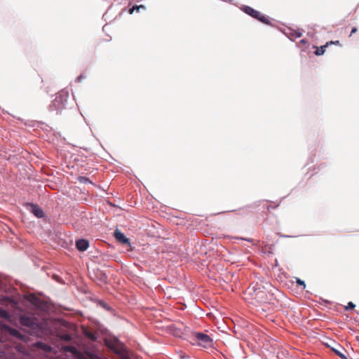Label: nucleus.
<instances>
[{
    "label": "nucleus",
    "mask_w": 359,
    "mask_h": 359,
    "mask_svg": "<svg viewBox=\"0 0 359 359\" xmlns=\"http://www.w3.org/2000/svg\"><path fill=\"white\" fill-rule=\"evenodd\" d=\"M245 294L252 304H265L271 301L272 294L269 293L266 288L257 283L251 284Z\"/></svg>",
    "instance_id": "f257e3e1"
},
{
    "label": "nucleus",
    "mask_w": 359,
    "mask_h": 359,
    "mask_svg": "<svg viewBox=\"0 0 359 359\" xmlns=\"http://www.w3.org/2000/svg\"><path fill=\"white\" fill-rule=\"evenodd\" d=\"M68 95L66 93H60L52 101L48 109L56 114H60L66 107Z\"/></svg>",
    "instance_id": "f03ea898"
},
{
    "label": "nucleus",
    "mask_w": 359,
    "mask_h": 359,
    "mask_svg": "<svg viewBox=\"0 0 359 359\" xmlns=\"http://www.w3.org/2000/svg\"><path fill=\"white\" fill-rule=\"evenodd\" d=\"M193 336L200 346L208 348L213 346V339L206 334L196 332L193 333Z\"/></svg>",
    "instance_id": "7ed1b4c3"
},
{
    "label": "nucleus",
    "mask_w": 359,
    "mask_h": 359,
    "mask_svg": "<svg viewBox=\"0 0 359 359\" xmlns=\"http://www.w3.org/2000/svg\"><path fill=\"white\" fill-rule=\"evenodd\" d=\"M243 11L248 14L249 15L252 16V18L259 20L262 22H264L265 24H269V20L267 16L262 15V13L254 8L245 6L243 8Z\"/></svg>",
    "instance_id": "20e7f679"
},
{
    "label": "nucleus",
    "mask_w": 359,
    "mask_h": 359,
    "mask_svg": "<svg viewBox=\"0 0 359 359\" xmlns=\"http://www.w3.org/2000/svg\"><path fill=\"white\" fill-rule=\"evenodd\" d=\"M20 322L22 325L30 328L34 327L36 325L34 318L27 316H22L20 318Z\"/></svg>",
    "instance_id": "39448f33"
},
{
    "label": "nucleus",
    "mask_w": 359,
    "mask_h": 359,
    "mask_svg": "<svg viewBox=\"0 0 359 359\" xmlns=\"http://www.w3.org/2000/svg\"><path fill=\"white\" fill-rule=\"evenodd\" d=\"M29 210L30 212L36 216L37 218H42L44 216V212L43 210L36 204H29Z\"/></svg>",
    "instance_id": "423d86ee"
},
{
    "label": "nucleus",
    "mask_w": 359,
    "mask_h": 359,
    "mask_svg": "<svg viewBox=\"0 0 359 359\" xmlns=\"http://www.w3.org/2000/svg\"><path fill=\"white\" fill-rule=\"evenodd\" d=\"M5 330L11 336H13L18 339L24 340L25 338V336L23 334H22L18 330H17L15 328L11 327L9 326H6Z\"/></svg>",
    "instance_id": "0eeeda50"
},
{
    "label": "nucleus",
    "mask_w": 359,
    "mask_h": 359,
    "mask_svg": "<svg viewBox=\"0 0 359 359\" xmlns=\"http://www.w3.org/2000/svg\"><path fill=\"white\" fill-rule=\"evenodd\" d=\"M89 243L86 239H79L76 242V248L81 252H83L88 249Z\"/></svg>",
    "instance_id": "6e6552de"
},
{
    "label": "nucleus",
    "mask_w": 359,
    "mask_h": 359,
    "mask_svg": "<svg viewBox=\"0 0 359 359\" xmlns=\"http://www.w3.org/2000/svg\"><path fill=\"white\" fill-rule=\"evenodd\" d=\"M114 236L116 239L121 243L126 244L129 243L128 238L126 237L123 233L116 230L114 232Z\"/></svg>",
    "instance_id": "1a4fd4ad"
},
{
    "label": "nucleus",
    "mask_w": 359,
    "mask_h": 359,
    "mask_svg": "<svg viewBox=\"0 0 359 359\" xmlns=\"http://www.w3.org/2000/svg\"><path fill=\"white\" fill-rule=\"evenodd\" d=\"M62 349L65 351L69 352L74 355H79L80 354V352L74 346H72V345L63 346Z\"/></svg>",
    "instance_id": "9d476101"
},
{
    "label": "nucleus",
    "mask_w": 359,
    "mask_h": 359,
    "mask_svg": "<svg viewBox=\"0 0 359 359\" xmlns=\"http://www.w3.org/2000/svg\"><path fill=\"white\" fill-rule=\"evenodd\" d=\"M35 346L36 348L41 349L46 352L50 351L51 350V347L49 345H48L42 341L36 342Z\"/></svg>",
    "instance_id": "9b49d317"
},
{
    "label": "nucleus",
    "mask_w": 359,
    "mask_h": 359,
    "mask_svg": "<svg viewBox=\"0 0 359 359\" xmlns=\"http://www.w3.org/2000/svg\"><path fill=\"white\" fill-rule=\"evenodd\" d=\"M287 34L289 36L290 38L292 39H297L299 38L302 36V32L299 31H293L290 30L289 33H287Z\"/></svg>",
    "instance_id": "f8f14e48"
},
{
    "label": "nucleus",
    "mask_w": 359,
    "mask_h": 359,
    "mask_svg": "<svg viewBox=\"0 0 359 359\" xmlns=\"http://www.w3.org/2000/svg\"><path fill=\"white\" fill-rule=\"evenodd\" d=\"M327 45H328V43H327L325 46H321L320 48H317L316 50L315 51V54L316 55H323L325 53V48H327Z\"/></svg>",
    "instance_id": "ddd939ff"
},
{
    "label": "nucleus",
    "mask_w": 359,
    "mask_h": 359,
    "mask_svg": "<svg viewBox=\"0 0 359 359\" xmlns=\"http://www.w3.org/2000/svg\"><path fill=\"white\" fill-rule=\"evenodd\" d=\"M332 350L335 353V354L338 355L341 359H348L346 355L339 350L334 348H333Z\"/></svg>",
    "instance_id": "4468645a"
},
{
    "label": "nucleus",
    "mask_w": 359,
    "mask_h": 359,
    "mask_svg": "<svg viewBox=\"0 0 359 359\" xmlns=\"http://www.w3.org/2000/svg\"><path fill=\"white\" fill-rule=\"evenodd\" d=\"M145 8H146L145 6L143 5L135 6L132 8L130 9L129 13H130V14H132L134 12V11H135V10L138 11L140 9L144 10Z\"/></svg>",
    "instance_id": "2eb2a0df"
},
{
    "label": "nucleus",
    "mask_w": 359,
    "mask_h": 359,
    "mask_svg": "<svg viewBox=\"0 0 359 359\" xmlns=\"http://www.w3.org/2000/svg\"><path fill=\"white\" fill-rule=\"evenodd\" d=\"M297 283L299 285H302L304 287V288H305V287H306L304 281L302 280L299 278L297 280Z\"/></svg>",
    "instance_id": "dca6fc26"
},
{
    "label": "nucleus",
    "mask_w": 359,
    "mask_h": 359,
    "mask_svg": "<svg viewBox=\"0 0 359 359\" xmlns=\"http://www.w3.org/2000/svg\"><path fill=\"white\" fill-rule=\"evenodd\" d=\"M355 306V304L353 302H348V306L346 307V309H353Z\"/></svg>",
    "instance_id": "f3484780"
},
{
    "label": "nucleus",
    "mask_w": 359,
    "mask_h": 359,
    "mask_svg": "<svg viewBox=\"0 0 359 359\" xmlns=\"http://www.w3.org/2000/svg\"><path fill=\"white\" fill-rule=\"evenodd\" d=\"M63 339H64L65 340H66V341H70V340H71V339H72V337H71V336H70L69 334H65V335L63 336Z\"/></svg>",
    "instance_id": "a211bd4d"
},
{
    "label": "nucleus",
    "mask_w": 359,
    "mask_h": 359,
    "mask_svg": "<svg viewBox=\"0 0 359 359\" xmlns=\"http://www.w3.org/2000/svg\"><path fill=\"white\" fill-rule=\"evenodd\" d=\"M357 32V28L356 27H353L351 32V35H352L353 34Z\"/></svg>",
    "instance_id": "6ab92c4d"
},
{
    "label": "nucleus",
    "mask_w": 359,
    "mask_h": 359,
    "mask_svg": "<svg viewBox=\"0 0 359 359\" xmlns=\"http://www.w3.org/2000/svg\"><path fill=\"white\" fill-rule=\"evenodd\" d=\"M81 79H82V76H79V77L77 78V80H78L79 81H80L81 80Z\"/></svg>",
    "instance_id": "aec40b11"
},
{
    "label": "nucleus",
    "mask_w": 359,
    "mask_h": 359,
    "mask_svg": "<svg viewBox=\"0 0 359 359\" xmlns=\"http://www.w3.org/2000/svg\"><path fill=\"white\" fill-rule=\"evenodd\" d=\"M330 43H339V41H331Z\"/></svg>",
    "instance_id": "412c9836"
},
{
    "label": "nucleus",
    "mask_w": 359,
    "mask_h": 359,
    "mask_svg": "<svg viewBox=\"0 0 359 359\" xmlns=\"http://www.w3.org/2000/svg\"><path fill=\"white\" fill-rule=\"evenodd\" d=\"M300 42L302 43H306V40L305 39H302V40H301Z\"/></svg>",
    "instance_id": "4be33fe9"
},
{
    "label": "nucleus",
    "mask_w": 359,
    "mask_h": 359,
    "mask_svg": "<svg viewBox=\"0 0 359 359\" xmlns=\"http://www.w3.org/2000/svg\"><path fill=\"white\" fill-rule=\"evenodd\" d=\"M89 337H90V338H91V339H95L93 334H90Z\"/></svg>",
    "instance_id": "5701e85b"
},
{
    "label": "nucleus",
    "mask_w": 359,
    "mask_h": 359,
    "mask_svg": "<svg viewBox=\"0 0 359 359\" xmlns=\"http://www.w3.org/2000/svg\"><path fill=\"white\" fill-rule=\"evenodd\" d=\"M283 237H289L288 236L283 235Z\"/></svg>",
    "instance_id": "b1692460"
}]
</instances>
